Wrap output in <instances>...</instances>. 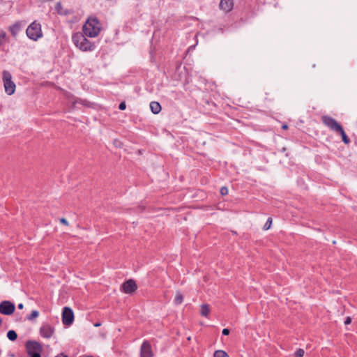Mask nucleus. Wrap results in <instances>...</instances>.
I'll list each match as a JSON object with an SVG mask.
<instances>
[{
    "label": "nucleus",
    "mask_w": 357,
    "mask_h": 357,
    "mask_svg": "<svg viewBox=\"0 0 357 357\" xmlns=\"http://www.w3.org/2000/svg\"><path fill=\"white\" fill-rule=\"evenodd\" d=\"M271 224H272V218H268L267 221H266V224L264 226V229L265 230L268 229L271 227Z\"/></svg>",
    "instance_id": "nucleus-22"
},
{
    "label": "nucleus",
    "mask_w": 357,
    "mask_h": 357,
    "mask_svg": "<svg viewBox=\"0 0 357 357\" xmlns=\"http://www.w3.org/2000/svg\"><path fill=\"white\" fill-rule=\"evenodd\" d=\"M74 321V314L71 308L65 307L62 312V322L66 326H70Z\"/></svg>",
    "instance_id": "nucleus-7"
},
{
    "label": "nucleus",
    "mask_w": 357,
    "mask_h": 357,
    "mask_svg": "<svg viewBox=\"0 0 357 357\" xmlns=\"http://www.w3.org/2000/svg\"><path fill=\"white\" fill-rule=\"evenodd\" d=\"M183 301V296L180 291L176 293V296L174 300L175 305H180Z\"/></svg>",
    "instance_id": "nucleus-16"
},
{
    "label": "nucleus",
    "mask_w": 357,
    "mask_h": 357,
    "mask_svg": "<svg viewBox=\"0 0 357 357\" xmlns=\"http://www.w3.org/2000/svg\"><path fill=\"white\" fill-rule=\"evenodd\" d=\"M56 357H68V356L61 354L57 355Z\"/></svg>",
    "instance_id": "nucleus-30"
},
{
    "label": "nucleus",
    "mask_w": 357,
    "mask_h": 357,
    "mask_svg": "<svg viewBox=\"0 0 357 357\" xmlns=\"http://www.w3.org/2000/svg\"><path fill=\"white\" fill-rule=\"evenodd\" d=\"M305 351L303 349H298L295 352L296 357H303L304 356Z\"/></svg>",
    "instance_id": "nucleus-23"
},
{
    "label": "nucleus",
    "mask_w": 357,
    "mask_h": 357,
    "mask_svg": "<svg viewBox=\"0 0 357 357\" xmlns=\"http://www.w3.org/2000/svg\"><path fill=\"white\" fill-rule=\"evenodd\" d=\"M323 123L328 127L331 130L335 132L336 133L339 130H342L341 125L333 118L328 116H322Z\"/></svg>",
    "instance_id": "nucleus-6"
},
{
    "label": "nucleus",
    "mask_w": 357,
    "mask_h": 357,
    "mask_svg": "<svg viewBox=\"0 0 357 357\" xmlns=\"http://www.w3.org/2000/svg\"><path fill=\"white\" fill-rule=\"evenodd\" d=\"M150 109L153 114H157L161 111V105L158 102L153 101L150 103Z\"/></svg>",
    "instance_id": "nucleus-14"
},
{
    "label": "nucleus",
    "mask_w": 357,
    "mask_h": 357,
    "mask_svg": "<svg viewBox=\"0 0 357 357\" xmlns=\"http://www.w3.org/2000/svg\"><path fill=\"white\" fill-rule=\"evenodd\" d=\"M220 193L222 195H226L228 193V189L226 187H222L220 189Z\"/></svg>",
    "instance_id": "nucleus-24"
},
{
    "label": "nucleus",
    "mask_w": 357,
    "mask_h": 357,
    "mask_svg": "<svg viewBox=\"0 0 357 357\" xmlns=\"http://www.w3.org/2000/svg\"><path fill=\"white\" fill-rule=\"evenodd\" d=\"M337 133L340 134L341 136H342V141L345 143V144H349L350 142V140L348 138V137L347 136L344 130H343V128H342V130H339Z\"/></svg>",
    "instance_id": "nucleus-18"
},
{
    "label": "nucleus",
    "mask_w": 357,
    "mask_h": 357,
    "mask_svg": "<svg viewBox=\"0 0 357 357\" xmlns=\"http://www.w3.org/2000/svg\"><path fill=\"white\" fill-rule=\"evenodd\" d=\"M24 24L22 22H17L15 24H13V25L9 26V31L11 33V34L14 37H15L17 35V33H19V31L21 30L22 26Z\"/></svg>",
    "instance_id": "nucleus-13"
},
{
    "label": "nucleus",
    "mask_w": 357,
    "mask_h": 357,
    "mask_svg": "<svg viewBox=\"0 0 357 357\" xmlns=\"http://www.w3.org/2000/svg\"><path fill=\"white\" fill-rule=\"evenodd\" d=\"M40 335L44 338H50L54 333V328L47 323H43L39 330Z\"/></svg>",
    "instance_id": "nucleus-8"
},
{
    "label": "nucleus",
    "mask_w": 357,
    "mask_h": 357,
    "mask_svg": "<svg viewBox=\"0 0 357 357\" xmlns=\"http://www.w3.org/2000/svg\"><path fill=\"white\" fill-rule=\"evenodd\" d=\"M39 312L37 310H33L31 314L27 317L29 320H33L38 317Z\"/></svg>",
    "instance_id": "nucleus-21"
},
{
    "label": "nucleus",
    "mask_w": 357,
    "mask_h": 357,
    "mask_svg": "<svg viewBox=\"0 0 357 357\" xmlns=\"http://www.w3.org/2000/svg\"><path fill=\"white\" fill-rule=\"evenodd\" d=\"M85 36L84 34L79 32L74 33L73 36V43L82 52H91L95 49V45Z\"/></svg>",
    "instance_id": "nucleus-2"
},
{
    "label": "nucleus",
    "mask_w": 357,
    "mask_h": 357,
    "mask_svg": "<svg viewBox=\"0 0 357 357\" xmlns=\"http://www.w3.org/2000/svg\"><path fill=\"white\" fill-rule=\"evenodd\" d=\"M1 324V320L0 319V325Z\"/></svg>",
    "instance_id": "nucleus-33"
},
{
    "label": "nucleus",
    "mask_w": 357,
    "mask_h": 357,
    "mask_svg": "<svg viewBox=\"0 0 357 357\" xmlns=\"http://www.w3.org/2000/svg\"><path fill=\"white\" fill-rule=\"evenodd\" d=\"M26 36L32 40L36 41L43 36L41 25L36 22H32L26 30Z\"/></svg>",
    "instance_id": "nucleus-4"
},
{
    "label": "nucleus",
    "mask_w": 357,
    "mask_h": 357,
    "mask_svg": "<svg viewBox=\"0 0 357 357\" xmlns=\"http://www.w3.org/2000/svg\"><path fill=\"white\" fill-rule=\"evenodd\" d=\"M282 128L283 129L286 130V129H287L288 126H287V125L284 124V125H283V126H282Z\"/></svg>",
    "instance_id": "nucleus-31"
},
{
    "label": "nucleus",
    "mask_w": 357,
    "mask_h": 357,
    "mask_svg": "<svg viewBox=\"0 0 357 357\" xmlns=\"http://www.w3.org/2000/svg\"><path fill=\"white\" fill-rule=\"evenodd\" d=\"M100 326V323H96V324H94V326H95V327H98V326Z\"/></svg>",
    "instance_id": "nucleus-32"
},
{
    "label": "nucleus",
    "mask_w": 357,
    "mask_h": 357,
    "mask_svg": "<svg viewBox=\"0 0 357 357\" xmlns=\"http://www.w3.org/2000/svg\"><path fill=\"white\" fill-rule=\"evenodd\" d=\"M222 333L224 335H227L229 334V330L228 328H224Z\"/></svg>",
    "instance_id": "nucleus-27"
},
{
    "label": "nucleus",
    "mask_w": 357,
    "mask_h": 357,
    "mask_svg": "<svg viewBox=\"0 0 357 357\" xmlns=\"http://www.w3.org/2000/svg\"><path fill=\"white\" fill-rule=\"evenodd\" d=\"M8 40V36L4 31H0V46L3 45Z\"/></svg>",
    "instance_id": "nucleus-17"
},
{
    "label": "nucleus",
    "mask_w": 357,
    "mask_h": 357,
    "mask_svg": "<svg viewBox=\"0 0 357 357\" xmlns=\"http://www.w3.org/2000/svg\"><path fill=\"white\" fill-rule=\"evenodd\" d=\"M60 222L66 226H68L69 225L68 220L64 218L60 219Z\"/></svg>",
    "instance_id": "nucleus-25"
},
{
    "label": "nucleus",
    "mask_w": 357,
    "mask_h": 357,
    "mask_svg": "<svg viewBox=\"0 0 357 357\" xmlns=\"http://www.w3.org/2000/svg\"><path fill=\"white\" fill-rule=\"evenodd\" d=\"M211 312L210 306L208 304H202L201 305L200 314L207 317Z\"/></svg>",
    "instance_id": "nucleus-15"
},
{
    "label": "nucleus",
    "mask_w": 357,
    "mask_h": 357,
    "mask_svg": "<svg viewBox=\"0 0 357 357\" xmlns=\"http://www.w3.org/2000/svg\"><path fill=\"white\" fill-rule=\"evenodd\" d=\"M17 307H18L19 309H22L24 305H23L22 303H20V304H18Z\"/></svg>",
    "instance_id": "nucleus-29"
},
{
    "label": "nucleus",
    "mask_w": 357,
    "mask_h": 357,
    "mask_svg": "<svg viewBox=\"0 0 357 357\" xmlns=\"http://www.w3.org/2000/svg\"><path fill=\"white\" fill-rule=\"evenodd\" d=\"M214 357H229L228 354L223 350H217L213 354Z\"/></svg>",
    "instance_id": "nucleus-20"
},
{
    "label": "nucleus",
    "mask_w": 357,
    "mask_h": 357,
    "mask_svg": "<svg viewBox=\"0 0 357 357\" xmlns=\"http://www.w3.org/2000/svg\"><path fill=\"white\" fill-rule=\"evenodd\" d=\"M101 30V24L96 17H89L83 26V33L90 38L98 36Z\"/></svg>",
    "instance_id": "nucleus-1"
},
{
    "label": "nucleus",
    "mask_w": 357,
    "mask_h": 357,
    "mask_svg": "<svg viewBox=\"0 0 357 357\" xmlns=\"http://www.w3.org/2000/svg\"><path fill=\"white\" fill-rule=\"evenodd\" d=\"M7 337L11 341H15L17 337V335L15 331L10 330L7 333Z\"/></svg>",
    "instance_id": "nucleus-19"
},
{
    "label": "nucleus",
    "mask_w": 357,
    "mask_h": 357,
    "mask_svg": "<svg viewBox=\"0 0 357 357\" xmlns=\"http://www.w3.org/2000/svg\"><path fill=\"white\" fill-rule=\"evenodd\" d=\"M140 357H153L151 344L147 341L144 342L141 346Z\"/></svg>",
    "instance_id": "nucleus-11"
},
{
    "label": "nucleus",
    "mask_w": 357,
    "mask_h": 357,
    "mask_svg": "<svg viewBox=\"0 0 357 357\" xmlns=\"http://www.w3.org/2000/svg\"><path fill=\"white\" fill-rule=\"evenodd\" d=\"M220 9L225 13L230 12L234 7L233 0H221L219 4Z\"/></svg>",
    "instance_id": "nucleus-12"
},
{
    "label": "nucleus",
    "mask_w": 357,
    "mask_h": 357,
    "mask_svg": "<svg viewBox=\"0 0 357 357\" xmlns=\"http://www.w3.org/2000/svg\"><path fill=\"white\" fill-rule=\"evenodd\" d=\"M26 350L29 357H40L43 346L35 340H29L25 344Z\"/></svg>",
    "instance_id": "nucleus-3"
},
{
    "label": "nucleus",
    "mask_w": 357,
    "mask_h": 357,
    "mask_svg": "<svg viewBox=\"0 0 357 357\" xmlns=\"http://www.w3.org/2000/svg\"><path fill=\"white\" fill-rule=\"evenodd\" d=\"M126 107V103L124 102H122L119 104V108L121 110H124Z\"/></svg>",
    "instance_id": "nucleus-26"
},
{
    "label": "nucleus",
    "mask_w": 357,
    "mask_h": 357,
    "mask_svg": "<svg viewBox=\"0 0 357 357\" xmlns=\"http://www.w3.org/2000/svg\"><path fill=\"white\" fill-rule=\"evenodd\" d=\"M121 289L124 293L131 294L137 289V284L134 280H129L122 284Z\"/></svg>",
    "instance_id": "nucleus-10"
},
{
    "label": "nucleus",
    "mask_w": 357,
    "mask_h": 357,
    "mask_svg": "<svg viewBox=\"0 0 357 357\" xmlns=\"http://www.w3.org/2000/svg\"><path fill=\"white\" fill-rule=\"evenodd\" d=\"M15 311V305L10 301H3L0 303V312L5 315H10Z\"/></svg>",
    "instance_id": "nucleus-9"
},
{
    "label": "nucleus",
    "mask_w": 357,
    "mask_h": 357,
    "mask_svg": "<svg viewBox=\"0 0 357 357\" xmlns=\"http://www.w3.org/2000/svg\"><path fill=\"white\" fill-rule=\"evenodd\" d=\"M351 322V319L349 317H348L346 319V320L344 321V324H345L346 325L349 324Z\"/></svg>",
    "instance_id": "nucleus-28"
},
{
    "label": "nucleus",
    "mask_w": 357,
    "mask_h": 357,
    "mask_svg": "<svg viewBox=\"0 0 357 357\" xmlns=\"http://www.w3.org/2000/svg\"><path fill=\"white\" fill-rule=\"evenodd\" d=\"M3 82L5 92L9 96L13 95L15 91L16 86L12 81L11 74L7 70L3 72Z\"/></svg>",
    "instance_id": "nucleus-5"
}]
</instances>
